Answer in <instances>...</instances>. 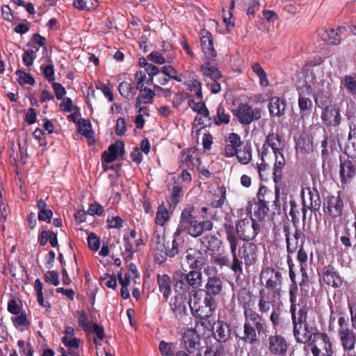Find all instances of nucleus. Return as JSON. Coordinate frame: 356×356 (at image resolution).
<instances>
[{
    "instance_id": "obj_25",
    "label": "nucleus",
    "mask_w": 356,
    "mask_h": 356,
    "mask_svg": "<svg viewBox=\"0 0 356 356\" xmlns=\"http://www.w3.org/2000/svg\"><path fill=\"white\" fill-rule=\"evenodd\" d=\"M151 245L156 252L155 257L157 256L159 257L161 253H163L165 243L164 230L163 228L161 227L159 229H156L154 231L151 240Z\"/></svg>"
},
{
    "instance_id": "obj_5",
    "label": "nucleus",
    "mask_w": 356,
    "mask_h": 356,
    "mask_svg": "<svg viewBox=\"0 0 356 356\" xmlns=\"http://www.w3.org/2000/svg\"><path fill=\"white\" fill-rule=\"evenodd\" d=\"M227 239L229 243L232 263H230V260L227 256H219L215 259L214 262L220 266H229L230 268L235 274L241 275L243 272V262L238 259L236 254L238 240L235 234L230 231H227Z\"/></svg>"
},
{
    "instance_id": "obj_13",
    "label": "nucleus",
    "mask_w": 356,
    "mask_h": 356,
    "mask_svg": "<svg viewBox=\"0 0 356 356\" xmlns=\"http://www.w3.org/2000/svg\"><path fill=\"white\" fill-rule=\"evenodd\" d=\"M267 348L271 355L282 356L287 353L288 343L284 337L275 334L268 337Z\"/></svg>"
},
{
    "instance_id": "obj_45",
    "label": "nucleus",
    "mask_w": 356,
    "mask_h": 356,
    "mask_svg": "<svg viewBox=\"0 0 356 356\" xmlns=\"http://www.w3.org/2000/svg\"><path fill=\"white\" fill-rule=\"evenodd\" d=\"M63 343L65 346L70 348L72 356H78V348L79 346L80 340L78 338L71 339L67 336L63 337Z\"/></svg>"
},
{
    "instance_id": "obj_20",
    "label": "nucleus",
    "mask_w": 356,
    "mask_h": 356,
    "mask_svg": "<svg viewBox=\"0 0 356 356\" xmlns=\"http://www.w3.org/2000/svg\"><path fill=\"white\" fill-rule=\"evenodd\" d=\"M312 94V88L304 85L299 88L298 106L302 115H307L311 111L312 102L308 97Z\"/></svg>"
},
{
    "instance_id": "obj_31",
    "label": "nucleus",
    "mask_w": 356,
    "mask_h": 356,
    "mask_svg": "<svg viewBox=\"0 0 356 356\" xmlns=\"http://www.w3.org/2000/svg\"><path fill=\"white\" fill-rule=\"evenodd\" d=\"M286 108L285 101L280 97H272L268 103V109L271 116L280 117L284 114Z\"/></svg>"
},
{
    "instance_id": "obj_29",
    "label": "nucleus",
    "mask_w": 356,
    "mask_h": 356,
    "mask_svg": "<svg viewBox=\"0 0 356 356\" xmlns=\"http://www.w3.org/2000/svg\"><path fill=\"white\" fill-rule=\"evenodd\" d=\"M214 59H204V63L200 67L203 74L209 78L210 81L218 80L222 77L219 70L211 65Z\"/></svg>"
},
{
    "instance_id": "obj_10",
    "label": "nucleus",
    "mask_w": 356,
    "mask_h": 356,
    "mask_svg": "<svg viewBox=\"0 0 356 356\" xmlns=\"http://www.w3.org/2000/svg\"><path fill=\"white\" fill-rule=\"evenodd\" d=\"M302 196L303 202L302 211L303 219H305L306 218V207L309 208L312 211H316L321 207V200L318 191L314 188L307 187L302 189Z\"/></svg>"
},
{
    "instance_id": "obj_48",
    "label": "nucleus",
    "mask_w": 356,
    "mask_h": 356,
    "mask_svg": "<svg viewBox=\"0 0 356 356\" xmlns=\"http://www.w3.org/2000/svg\"><path fill=\"white\" fill-rule=\"evenodd\" d=\"M268 211L266 202L264 199H259L254 209V215L259 219H263Z\"/></svg>"
},
{
    "instance_id": "obj_3",
    "label": "nucleus",
    "mask_w": 356,
    "mask_h": 356,
    "mask_svg": "<svg viewBox=\"0 0 356 356\" xmlns=\"http://www.w3.org/2000/svg\"><path fill=\"white\" fill-rule=\"evenodd\" d=\"M243 336L240 339L245 343L253 344L258 341L257 334H266V320L255 311L248 308L244 311Z\"/></svg>"
},
{
    "instance_id": "obj_46",
    "label": "nucleus",
    "mask_w": 356,
    "mask_h": 356,
    "mask_svg": "<svg viewBox=\"0 0 356 356\" xmlns=\"http://www.w3.org/2000/svg\"><path fill=\"white\" fill-rule=\"evenodd\" d=\"M118 90L120 95L126 99H131L134 95V86L130 83L127 81H124L120 83Z\"/></svg>"
},
{
    "instance_id": "obj_36",
    "label": "nucleus",
    "mask_w": 356,
    "mask_h": 356,
    "mask_svg": "<svg viewBox=\"0 0 356 356\" xmlns=\"http://www.w3.org/2000/svg\"><path fill=\"white\" fill-rule=\"evenodd\" d=\"M238 161L243 164L247 165L252 160V148L250 145L245 144L238 148L236 154Z\"/></svg>"
},
{
    "instance_id": "obj_8",
    "label": "nucleus",
    "mask_w": 356,
    "mask_h": 356,
    "mask_svg": "<svg viewBox=\"0 0 356 356\" xmlns=\"http://www.w3.org/2000/svg\"><path fill=\"white\" fill-rule=\"evenodd\" d=\"M339 334L343 348L346 351H354L356 336L354 332L348 327V319L341 316L338 320Z\"/></svg>"
},
{
    "instance_id": "obj_14",
    "label": "nucleus",
    "mask_w": 356,
    "mask_h": 356,
    "mask_svg": "<svg viewBox=\"0 0 356 356\" xmlns=\"http://www.w3.org/2000/svg\"><path fill=\"white\" fill-rule=\"evenodd\" d=\"M356 176V163L355 161L347 159H341L339 177L342 187L350 184Z\"/></svg>"
},
{
    "instance_id": "obj_11",
    "label": "nucleus",
    "mask_w": 356,
    "mask_h": 356,
    "mask_svg": "<svg viewBox=\"0 0 356 356\" xmlns=\"http://www.w3.org/2000/svg\"><path fill=\"white\" fill-rule=\"evenodd\" d=\"M234 114L241 124H250L252 121L261 118V109L259 108L252 109L247 104H241Z\"/></svg>"
},
{
    "instance_id": "obj_51",
    "label": "nucleus",
    "mask_w": 356,
    "mask_h": 356,
    "mask_svg": "<svg viewBox=\"0 0 356 356\" xmlns=\"http://www.w3.org/2000/svg\"><path fill=\"white\" fill-rule=\"evenodd\" d=\"M181 161L183 165L188 168H193L195 165V162L200 163L199 159L195 158L189 152H184L181 156Z\"/></svg>"
},
{
    "instance_id": "obj_4",
    "label": "nucleus",
    "mask_w": 356,
    "mask_h": 356,
    "mask_svg": "<svg viewBox=\"0 0 356 356\" xmlns=\"http://www.w3.org/2000/svg\"><path fill=\"white\" fill-rule=\"evenodd\" d=\"M293 335L299 343H305L312 340L314 334L307 324L308 307L306 305H292L291 307Z\"/></svg>"
},
{
    "instance_id": "obj_60",
    "label": "nucleus",
    "mask_w": 356,
    "mask_h": 356,
    "mask_svg": "<svg viewBox=\"0 0 356 356\" xmlns=\"http://www.w3.org/2000/svg\"><path fill=\"white\" fill-rule=\"evenodd\" d=\"M44 280L47 282L51 283L54 286H58L60 283L58 275L56 271H47L44 276Z\"/></svg>"
},
{
    "instance_id": "obj_12",
    "label": "nucleus",
    "mask_w": 356,
    "mask_h": 356,
    "mask_svg": "<svg viewBox=\"0 0 356 356\" xmlns=\"http://www.w3.org/2000/svg\"><path fill=\"white\" fill-rule=\"evenodd\" d=\"M191 309L202 319L209 318L216 310L214 299L210 296H206L202 303L199 306L195 305V303L191 304Z\"/></svg>"
},
{
    "instance_id": "obj_27",
    "label": "nucleus",
    "mask_w": 356,
    "mask_h": 356,
    "mask_svg": "<svg viewBox=\"0 0 356 356\" xmlns=\"http://www.w3.org/2000/svg\"><path fill=\"white\" fill-rule=\"evenodd\" d=\"M1 13L5 20L11 22L13 24H17L14 29L15 31L22 35V22L18 23L21 19L17 16V13L7 5H4L1 7Z\"/></svg>"
},
{
    "instance_id": "obj_56",
    "label": "nucleus",
    "mask_w": 356,
    "mask_h": 356,
    "mask_svg": "<svg viewBox=\"0 0 356 356\" xmlns=\"http://www.w3.org/2000/svg\"><path fill=\"white\" fill-rule=\"evenodd\" d=\"M38 51V47H33L28 49L24 54V63L27 65H31L35 58V54Z\"/></svg>"
},
{
    "instance_id": "obj_32",
    "label": "nucleus",
    "mask_w": 356,
    "mask_h": 356,
    "mask_svg": "<svg viewBox=\"0 0 356 356\" xmlns=\"http://www.w3.org/2000/svg\"><path fill=\"white\" fill-rule=\"evenodd\" d=\"M206 296H217L222 291V282L216 276L210 277L205 286Z\"/></svg>"
},
{
    "instance_id": "obj_58",
    "label": "nucleus",
    "mask_w": 356,
    "mask_h": 356,
    "mask_svg": "<svg viewBox=\"0 0 356 356\" xmlns=\"http://www.w3.org/2000/svg\"><path fill=\"white\" fill-rule=\"evenodd\" d=\"M88 243L89 248L92 251H97L100 246V242L97 236L94 233H90L88 236Z\"/></svg>"
},
{
    "instance_id": "obj_23",
    "label": "nucleus",
    "mask_w": 356,
    "mask_h": 356,
    "mask_svg": "<svg viewBox=\"0 0 356 356\" xmlns=\"http://www.w3.org/2000/svg\"><path fill=\"white\" fill-rule=\"evenodd\" d=\"M185 300L186 297L183 293H178L171 300L170 306L177 318H182L186 314L187 308Z\"/></svg>"
},
{
    "instance_id": "obj_34",
    "label": "nucleus",
    "mask_w": 356,
    "mask_h": 356,
    "mask_svg": "<svg viewBox=\"0 0 356 356\" xmlns=\"http://www.w3.org/2000/svg\"><path fill=\"white\" fill-rule=\"evenodd\" d=\"M157 282L159 291L163 293L165 299L168 300L171 293V280L170 277L166 274L159 275Z\"/></svg>"
},
{
    "instance_id": "obj_39",
    "label": "nucleus",
    "mask_w": 356,
    "mask_h": 356,
    "mask_svg": "<svg viewBox=\"0 0 356 356\" xmlns=\"http://www.w3.org/2000/svg\"><path fill=\"white\" fill-rule=\"evenodd\" d=\"M318 33L322 40L327 44H338L340 43V38L339 37V33H335L334 29H321L318 30Z\"/></svg>"
},
{
    "instance_id": "obj_28",
    "label": "nucleus",
    "mask_w": 356,
    "mask_h": 356,
    "mask_svg": "<svg viewBox=\"0 0 356 356\" xmlns=\"http://www.w3.org/2000/svg\"><path fill=\"white\" fill-rule=\"evenodd\" d=\"M123 149L124 143L121 140H118L115 143L111 145L107 151L103 152V160L108 163L114 161L118 154L123 152Z\"/></svg>"
},
{
    "instance_id": "obj_35",
    "label": "nucleus",
    "mask_w": 356,
    "mask_h": 356,
    "mask_svg": "<svg viewBox=\"0 0 356 356\" xmlns=\"http://www.w3.org/2000/svg\"><path fill=\"white\" fill-rule=\"evenodd\" d=\"M155 95V91L147 87L139 90V95L136 98L135 105L136 108H139L142 104H151Z\"/></svg>"
},
{
    "instance_id": "obj_30",
    "label": "nucleus",
    "mask_w": 356,
    "mask_h": 356,
    "mask_svg": "<svg viewBox=\"0 0 356 356\" xmlns=\"http://www.w3.org/2000/svg\"><path fill=\"white\" fill-rule=\"evenodd\" d=\"M275 163L273 166V180L277 184L282 177V171L285 165V159L283 152H275Z\"/></svg>"
},
{
    "instance_id": "obj_1",
    "label": "nucleus",
    "mask_w": 356,
    "mask_h": 356,
    "mask_svg": "<svg viewBox=\"0 0 356 356\" xmlns=\"http://www.w3.org/2000/svg\"><path fill=\"white\" fill-rule=\"evenodd\" d=\"M305 86L312 88L314 101L318 106H327L331 102L332 79L321 67L312 69L306 76Z\"/></svg>"
},
{
    "instance_id": "obj_44",
    "label": "nucleus",
    "mask_w": 356,
    "mask_h": 356,
    "mask_svg": "<svg viewBox=\"0 0 356 356\" xmlns=\"http://www.w3.org/2000/svg\"><path fill=\"white\" fill-rule=\"evenodd\" d=\"M215 123L218 125L221 124H228L230 120V115L225 112V108L220 104L216 111V115L214 117Z\"/></svg>"
},
{
    "instance_id": "obj_47",
    "label": "nucleus",
    "mask_w": 356,
    "mask_h": 356,
    "mask_svg": "<svg viewBox=\"0 0 356 356\" xmlns=\"http://www.w3.org/2000/svg\"><path fill=\"white\" fill-rule=\"evenodd\" d=\"M168 211L165 208V205L163 204L159 205L156 212L155 222L159 225L163 226L168 220Z\"/></svg>"
},
{
    "instance_id": "obj_53",
    "label": "nucleus",
    "mask_w": 356,
    "mask_h": 356,
    "mask_svg": "<svg viewBox=\"0 0 356 356\" xmlns=\"http://www.w3.org/2000/svg\"><path fill=\"white\" fill-rule=\"evenodd\" d=\"M343 84L350 94L356 95V79L354 77L346 76L344 77Z\"/></svg>"
},
{
    "instance_id": "obj_7",
    "label": "nucleus",
    "mask_w": 356,
    "mask_h": 356,
    "mask_svg": "<svg viewBox=\"0 0 356 356\" xmlns=\"http://www.w3.org/2000/svg\"><path fill=\"white\" fill-rule=\"evenodd\" d=\"M236 232L243 241L253 240L260 232V225L252 218H244L236 224Z\"/></svg>"
},
{
    "instance_id": "obj_15",
    "label": "nucleus",
    "mask_w": 356,
    "mask_h": 356,
    "mask_svg": "<svg viewBox=\"0 0 356 356\" xmlns=\"http://www.w3.org/2000/svg\"><path fill=\"white\" fill-rule=\"evenodd\" d=\"M238 256L246 266L254 264L258 259L259 249L253 243H245L238 250Z\"/></svg>"
},
{
    "instance_id": "obj_59",
    "label": "nucleus",
    "mask_w": 356,
    "mask_h": 356,
    "mask_svg": "<svg viewBox=\"0 0 356 356\" xmlns=\"http://www.w3.org/2000/svg\"><path fill=\"white\" fill-rule=\"evenodd\" d=\"M87 332L95 333L99 340L104 338V327L98 324L92 323Z\"/></svg>"
},
{
    "instance_id": "obj_22",
    "label": "nucleus",
    "mask_w": 356,
    "mask_h": 356,
    "mask_svg": "<svg viewBox=\"0 0 356 356\" xmlns=\"http://www.w3.org/2000/svg\"><path fill=\"white\" fill-rule=\"evenodd\" d=\"M175 238L172 241L170 245L168 244V245H165V249L163 250V253H161V254L156 257V260L162 264L165 261L167 257L172 258L175 257L179 252V248L184 243V241L181 238H176L177 236H175Z\"/></svg>"
},
{
    "instance_id": "obj_61",
    "label": "nucleus",
    "mask_w": 356,
    "mask_h": 356,
    "mask_svg": "<svg viewBox=\"0 0 356 356\" xmlns=\"http://www.w3.org/2000/svg\"><path fill=\"white\" fill-rule=\"evenodd\" d=\"M104 212L103 207L97 203L91 204L87 211L90 216L98 215L101 216Z\"/></svg>"
},
{
    "instance_id": "obj_21",
    "label": "nucleus",
    "mask_w": 356,
    "mask_h": 356,
    "mask_svg": "<svg viewBox=\"0 0 356 356\" xmlns=\"http://www.w3.org/2000/svg\"><path fill=\"white\" fill-rule=\"evenodd\" d=\"M286 248L288 253L293 254L302 248L303 236L301 232L296 229L295 232H286Z\"/></svg>"
},
{
    "instance_id": "obj_40",
    "label": "nucleus",
    "mask_w": 356,
    "mask_h": 356,
    "mask_svg": "<svg viewBox=\"0 0 356 356\" xmlns=\"http://www.w3.org/2000/svg\"><path fill=\"white\" fill-rule=\"evenodd\" d=\"M202 245L206 249L215 252L219 250L221 241L217 236L209 234L202 238Z\"/></svg>"
},
{
    "instance_id": "obj_52",
    "label": "nucleus",
    "mask_w": 356,
    "mask_h": 356,
    "mask_svg": "<svg viewBox=\"0 0 356 356\" xmlns=\"http://www.w3.org/2000/svg\"><path fill=\"white\" fill-rule=\"evenodd\" d=\"M159 348L162 356H175V344L173 343H168L161 341Z\"/></svg>"
},
{
    "instance_id": "obj_17",
    "label": "nucleus",
    "mask_w": 356,
    "mask_h": 356,
    "mask_svg": "<svg viewBox=\"0 0 356 356\" xmlns=\"http://www.w3.org/2000/svg\"><path fill=\"white\" fill-rule=\"evenodd\" d=\"M341 111L335 105L326 106L321 114L323 122L327 127H337L341 121Z\"/></svg>"
},
{
    "instance_id": "obj_42",
    "label": "nucleus",
    "mask_w": 356,
    "mask_h": 356,
    "mask_svg": "<svg viewBox=\"0 0 356 356\" xmlns=\"http://www.w3.org/2000/svg\"><path fill=\"white\" fill-rule=\"evenodd\" d=\"M79 133H81L82 135L85 136L86 138H88L89 143L94 142L93 132L91 129L90 122L86 120H81L79 122Z\"/></svg>"
},
{
    "instance_id": "obj_9",
    "label": "nucleus",
    "mask_w": 356,
    "mask_h": 356,
    "mask_svg": "<svg viewBox=\"0 0 356 356\" xmlns=\"http://www.w3.org/2000/svg\"><path fill=\"white\" fill-rule=\"evenodd\" d=\"M312 352L314 356H331L332 344L326 334L314 333L312 342Z\"/></svg>"
},
{
    "instance_id": "obj_24",
    "label": "nucleus",
    "mask_w": 356,
    "mask_h": 356,
    "mask_svg": "<svg viewBox=\"0 0 356 356\" xmlns=\"http://www.w3.org/2000/svg\"><path fill=\"white\" fill-rule=\"evenodd\" d=\"M323 274V279L327 284L334 288L341 286L343 282L342 278L332 266H328L325 267Z\"/></svg>"
},
{
    "instance_id": "obj_55",
    "label": "nucleus",
    "mask_w": 356,
    "mask_h": 356,
    "mask_svg": "<svg viewBox=\"0 0 356 356\" xmlns=\"http://www.w3.org/2000/svg\"><path fill=\"white\" fill-rule=\"evenodd\" d=\"M226 188L225 186L220 187V197L218 200H213L211 202V206L213 208H220L225 204L226 202Z\"/></svg>"
},
{
    "instance_id": "obj_18",
    "label": "nucleus",
    "mask_w": 356,
    "mask_h": 356,
    "mask_svg": "<svg viewBox=\"0 0 356 356\" xmlns=\"http://www.w3.org/2000/svg\"><path fill=\"white\" fill-rule=\"evenodd\" d=\"M262 282H266V287L269 289L277 290L282 284V274L274 269L266 268L260 275Z\"/></svg>"
},
{
    "instance_id": "obj_19",
    "label": "nucleus",
    "mask_w": 356,
    "mask_h": 356,
    "mask_svg": "<svg viewBox=\"0 0 356 356\" xmlns=\"http://www.w3.org/2000/svg\"><path fill=\"white\" fill-rule=\"evenodd\" d=\"M325 212L331 218H335L342 215L343 211V201L339 193L337 195H332L327 198Z\"/></svg>"
},
{
    "instance_id": "obj_26",
    "label": "nucleus",
    "mask_w": 356,
    "mask_h": 356,
    "mask_svg": "<svg viewBox=\"0 0 356 356\" xmlns=\"http://www.w3.org/2000/svg\"><path fill=\"white\" fill-rule=\"evenodd\" d=\"M202 49L205 55L204 59H214L216 53L214 50L211 34L207 31L202 33L201 37Z\"/></svg>"
},
{
    "instance_id": "obj_16",
    "label": "nucleus",
    "mask_w": 356,
    "mask_h": 356,
    "mask_svg": "<svg viewBox=\"0 0 356 356\" xmlns=\"http://www.w3.org/2000/svg\"><path fill=\"white\" fill-rule=\"evenodd\" d=\"M182 341L184 348L189 353H194L199 350L200 339L195 330L193 328L185 330L182 334Z\"/></svg>"
},
{
    "instance_id": "obj_41",
    "label": "nucleus",
    "mask_w": 356,
    "mask_h": 356,
    "mask_svg": "<svg viewBox=\"0 0 356 356\" xmlns=\"http://www.w3.org/2000/svg\"><path fill=\"white\" fill-rule=\"evenodd\" d=\"M296 148L301 153H309L313 150L312 140L309 136L300 137L296 142Z\"/></svg>"
},
{
    "instance_id": "obj_54",
    "label": "nucleus",
    "mask_w": 356,
    "mask_h": 356,
    "mask_svg": "<svg viewBox=\"0 0 356 356\" xmlns=\"http://www.w3.org/2000/svg\"><path fill=\"white\" fill-rule=\"evenodd\" d=\"M272 304L266 300L264 293H260L259 300L258 303L259 310L261 313H267L270 311Z\"/></svg>"
},
{
    "instance_id": "obj_63",
    "label": "nucleus",
    "mask_w": 356,
    "mask_h": 356,
    "mask_svg": "<svg viewBox=\"0 0 356 356\" xmlns=\"http://www.w3.org/2000/svg\"><path fill=\"white\" fill-rule=\"evenodd\" d=\"M8 310L11 314L18 315L20 314L21 308L17 304L16 300L11 299L8 303Z\"/></svg>"
},
{
    "instance_id": "obj_2",
    "label": "nucleus",
    "mask_w": 356,
    "mask_h": 356,
    "mask_svg": "<svg viewBox=\"0 0 356 356\" xmlns=\"http://www.w3.org/2000/svg\"><path fill=\"white\" fill-rule=\"evenodd\" d=\"M194 207L188 205L182 211L178 227L175 236H179L181 232H186L193 237L201 236L204 231H209L213 228V222L210 220L199 222L193 215Z\"/></svg>"
},
{
    "instance_id": "obj_37",
    "label": "nucleus",
    "mask_w": 356,
    "mask_h": 356,
    "mask_svg": "<svg viewBox=\"0 0 356 356\" xmlns=\"http://www.w3.org/2000/svg\"><path fill=\"white\" fill-rule=\"evenodd\" d=\"M230 336V328L227 323L222 321H218L216 324V339L222 342H225L228 340Z\"/></svg>"
},
{
    "instance_id": "obj_49",
    "label": "nucleus",
    "mask_w": 356,
    "mask_h": 356,
    "mask_svg": "<svg viewBox=\"0 0 356 356\" xmlns=\"http://www.w3.org/2000/svg\"><path fill=\"white\" fill-rule=\"evenodd\" d=\"M97 0H74V6L79 10H92L97 6Z\"/></svg>"
},
{
    "instance_id": "obj_64",
    "label": "nucleus",
    "mask_w": 356,
    "mask_h": 356,
    "mask_svg": "<svg viewBox=\"0 0 356 356\" xmlns=\"http://www.w3.org/2000/svg\"><path fill=\"white\" fill-rule=\"evenodd\" d=\"M227 141L229 143V144L233 145L236 147H240L241 145H243L240 136L235 133L229 134Z\"/></svg>"
},
{
    "instance_id": "obj_6",
    "label": "nucleus",
    "mask_w": 356,
    "mask_h": 356,
    "mask_svg": "<svg viewBox=\"0 0 356 356\" xmlns=\"http://www.w3.org/2000/svg\"><path fill=\"white\" fill-rule=\"evenodd\" d=\"M175 279V288L177 291L179 289V290L185 292L189 286L193 289H197L202 284V273L195 269L189 271L188 273L178 271L176 273Z\"/></svg>"
},
{
    "instance_id": "obj_38",
    "label": "nucleus",
    "mask_w": 356,
    "mask_h": 356,
    "mask_svg": "<svg viewBox=\"0 0 356 356\" xmlns=\"http://www.w3.org/2000/svg\"><path fill=\"white\" fill-rule=\"evenodd\" d=\"M344 153L352 159L356 158V131L350 129Z\"/></svg>"
},
{
    "instance_id": "obj_50",
    "label": "nucleus",
    "mask_w": 356,
    "mask_h": 356,
    "mask_svg": "<svg viewBox=\"0 0 356 356\" xmlns=\"http://www.w3.org/2000/svg\"><path fill=\"white\" fill-rule=\"evenodd\" d=\"M17 158H18V154H16V156H15V153L13 152V154L10 155V162L13 167L14 168L13 171L15 172L16 177L15 179H17L19 181L18 185L20 191H22V177L20 173V170L18 168L17 165Z\"/></svg>"
},
{
    "instance_id": "obj_57",
    "label": "nucleus",
    "mask_w": 356,
    "mask_h": 356,
    "mask_svg": "<svg viewBox=\"0 0 356 356\" xmlns=\"http://www.w3.org/2000/svg\"><path fill=\"white\" fill-rule=\"evenodd\" d=\"M161 72L166 76L173 79L177 81H181V79L178 77L176 70L171 65L164 66L161 70Z\"/></svg>"
},
{
    "instance_id": "obj_62",
    "label": "nucleus",
    "mask_w": 356,
    "mask_h": 356,
    "mask_svg": "<svg viewBox=\"0 0 356 356\" xmlns=\"http://www.w3.org/2000/svg\"><path fill=\"white\" fill-rule=\"evenodd\" d=\"M127 130L125 120L120 118L117 120L115 125V134L118 136H122Z\"/></svg>"
},
{
    "instance_id": "obj_33",
    "label": "nucleus",
    "mask_w": 356,
    "mask_h": 356,
    "mask_svg": "<svg viewBox=\"0 0 356 356\" xmlns=\"http://www.w3.org/2000/svg\"><path fill=\"white\" fill-rule=\"evenodd\" d=\"M267 144L272 148L273 153L283 152L284 148V141L282 137L276 133H270L268 135L266 140Z\"/></svg>"
},
{
    "instance_id": "obj_43",
    "label": "nucleus",
    "mask_w": 356,
    "mask_h": 356,
    "mask_svg": "<svg viewBox=\"0 0 356 356\" xmlns=\"http://www.w3.org/2000/svg\"><path fill=\"white\" fill-rule=\"evenodd\" d=\"M197 252L190 248L186 251V259L191 268H201L202 264L196 258Z\"/></svg>"
}]
</instances>
